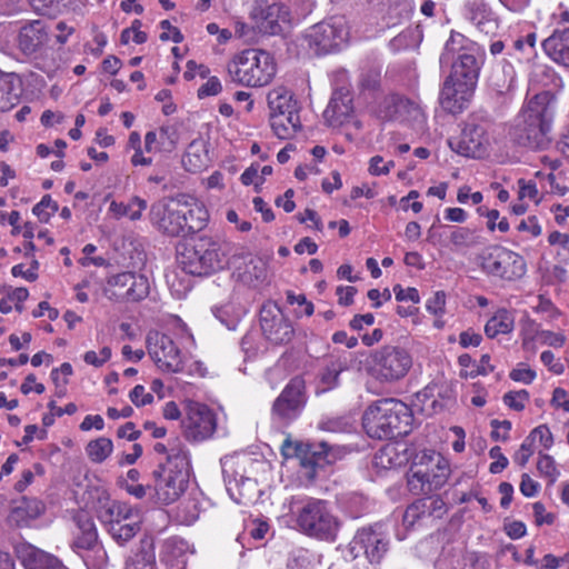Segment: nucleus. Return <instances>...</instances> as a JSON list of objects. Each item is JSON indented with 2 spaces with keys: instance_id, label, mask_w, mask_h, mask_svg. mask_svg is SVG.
Here are the masks:
<instances>
[{
  "instance_id": "obj_1",
  "label": "nucleus",
  "mask_w": 569,
  "mask_h": 569,
  "mask_svg": "<svg viewBox=\"0 0 569 569\" xmlns=\"http://www.w3.org/2000/svg\"><path fill=\"white\" fill-rule=\"evenodd\" d=\"M482 50L473 41L452 31L439 58L440 67L451 66L440 91L441 107L451 112H461L476 89L482 66Z\"/></svg>"
},
{
  "instance_id": "obj_2",
  "label": "nucleus",
  "mask_w": 569,
  "mask_h": 569,
  "mask_svg": "<svg viewBox=\"0 0 569 569\" xmlns=\"http://www.w3.org/2000/svg\"><path fill=\"white\" fill-rule=\"evenodd\" d=\"M190 461L188 451L181 446L170 448L164 462H159L151 473L149 490L158 505L177 501L189 483Z\"/></svg>"
},
{
  "instance_id": "obj_3",
  "label": "nucleus",
  "mask_w": 569,
  "mask_h": 569,
  "mask_svg": "<svg viewBox=\"0 0 569 569\" xmlns=\"http://www.w3.org/2000/svg\"><path fill=\"white\" fill-rule=\"evenodd\" d=\"M551 96L548 91L535 94L516 119L513 140L530 149H543L550 141L552 119Z\"/></svg>"
},
{
  "instance_id": "obj_4",
  "label": "nucleus",
  "mask_w": 569,
  "mask_h": 569,
  "mask_svg": "<svg viewBox=\"0 0 569 569\" xmlns=\"http://www.w3.org/2000/svg\"><path fill=\"white\" fill-rule=\"evenodd\" d=\"M231 243L219 236H199L180 252L178 261L192 276L206 277L230 266Z\"/></svg>"
},
{
  "instance_id": "obj_5",
  "label": "nucleus",
  "mask_w": 569,
  "mask_h": 569,
  "mask_svg": "<svg viewBox=\"0 0 569 569\" xmlns=\"http://www.w3.org/2000/svg\"><path fill=\"white\" fill-rule=\"evenodd\" d=\"M412 419L406 403L390 398L369 406L362 416V425L369 437L388 439L408 435Z\"/></svg>"
},
{
  "instance_id": "obj_6",
  "label": "nucleus",
  "mask_w": 569,
  "mask_h": 569,
  "mask_svg": "<svg viewBox=\"0 0 569 569\" xmlns=\"http://www.w3.org/2000/svg\"><path fill=\"white\" fill-rule=\"evenodd\" d=\"M232 82L251 88L269 84L276 76L273 57L261 49L250 48L237 53L227 66Z\"/></svg>"
},
{
  "instance_id": "obj_7",
  "label": "nucleus",
  "mask_w": 569,
  "mask_h": 569,
  "mask_svg": "<svg viewBox=\"0 0 569 569\" xmlns=\"http://www.w3.org/2000/svg\"><path fill=\"white\" fill-rule=\"evenodd\" d=\"M292 512L296 516V525L302 533L319 540L335 541L339 521L332 515L327 501L308 498L301 501Z\"/></svg>"
},
{
  "instance_id": "obj_8",
  "label": "nucleus",
  "mask_w": 569,
  "mask_h": 569,
  "mask_svg": "<svg viewBox=\"0 0 569 569\" xmlns=\"http://www.w3.org/2000/svg\"><path fill=\"white\" fill-rule=\"evenodd\" d=\"M368 373L380 383L402 380L412 367L410 352L399 346L386 345L371 352Z\"/></svg>"
},
{
  "instance_id": "obj_9",
  "label": "nucleus",
  "mask_w": 569,
  "mask_h": 569,
  "mask_svg": "<svg viewBox=\"0 0 569 569\" xmlns=\"http://www.w3.org/2000/svg\"><path fill=\"white\" fill-rule=\"evenodd\" d=\"M481 268L490 276L507 281L520 279L526 273L525 259L503 247H489L481 256Z\"/></svg>"
},
{
  "instance_id": "obj_10",
  "label": "nucleus",
  "mask_w": 569,
  "mask_h": 569,
  "mask_svg": "<svg viewBox=\"0 0 569 569\" xmlns=\"http://www.w3.org/2000/svg\"><path fill=\"white\" fill-rule=\"evenodd\" d=\"M390 540L381 526H369L359 529L348 545L353 559L365 557L371 565H379L389 550Z\"/></svg>"
},
{
  "instance_id": "obj_11",
  "label": "nucleus",
  "mask_w": 569,
  "mask_h": 569,
  "mask_svg": "<svg viewBox=\"0 0 569 569\" xmlns=\"http://www.w3.org/2000/svg\"><path fill=\"white\" fill-rule=\"evenodd\" d=\"M182 433L188 441L210 439L217 430V415L204 403L188 401L181 421Z\"/></svg>"
},
{
  "instance_id": "obj_12",
  "label": "nucleus",
  "mask_w": 569,
  "mask_h": 569,
  "mask_svg": "<svg viewBox=\"0 0 569 569\" xmlns=\"http://www.w3.org/2000/svg\"><path fill=\"white\" fill-rule=\"evenodd\" d=\"M150 291L149 279L144 274L121 272L108 278L104 293L116 301H140Z\"/></svg>"
},
{
  "instance_id": "obj_13",
  "label": "nucleus",
  "mask_w": 569,
  "mask_h": 569,
  "mask_svg": "<svg viewBox=\"0 0 569 569\" xmlns=\"http://www.w3.org/2000/svg\"><path fill=\"white\" fill-rule=\"evenodd\" d=\"M349 36V30L342 17H331L309 29L310 44L319 52L328 53L338 49Z\"/></svg>"
},
{
  "instance_id": "obj_14",
  "label": "nucleus",
  "mask_w": 569,
  "mask_h": 569,
  "mask_svg": "<svg viewBox=\"0 0 569 569\" xmlns=\"http://www.w3.org/2000/svg\"><path fill=\"white\" fill-rule=\"evenodd\" d=\"M181 200L161 199L150 207L149 218L151 224L168 237H183Z\"/></svg>"
},
{
  "instance_id": "obj_15",
  "label": "nucleus",
  "mask_w": 569,
  "mask_h": 569,
  "mask_svg": "<svg viewBox=\"0 0 569 569\" xmlns=\"http://www.w3.org/2000/svg\"><path fill=\"white\" fill-rule=\"evenodd\" d=\"M305 403V381L300 377H295L274 400L272 417L281 422L292 421L300 415Z\"/></svg>"
},
{
  "instance_id": "obj_16",
  "label": "nucleus",
  "mask_w": 569,
  "mask_h": 569,
  "mask_svg": "<svg viewBox=\"0 0 569 569\" xmlns=\"http://www.w3.org/2000/svg\"><path fill=\"white\" fill-rule=\"evenodd\" d=\"M148 352L157 367L166 372H180L183 369L182 356L173 340L163 333L149 335Z\"/></svg>"
},
{
  "instance_id": "obj_17",
  "label": "nucleus",
  "mask_w": 569,
  "mask_h": 569,
  "mask_svg": "<svg viewBox=\"0 0 569 569\" xmlns=\"http://www.w3.org/2000/svg\"><path fill=\"white\" fill-rule=\"evenodd\" d=\"M260 326L266 339L273 345H287L295 336L291 322L274 303H268L261 308Z\"/></svg>"
},
{
  "instance_id": "obj_18",
  "label": "nucleus",
  "mask_w": 569,
  "mask_h": 569,
  "mask_svg": "<svg viewBox=\"0 0 569 569\" xmlns=\"http://www.w3.org/2000/svg\"><path fill=\"white\" fill-rule=\"evenodd\" d=\"M355 360V355L347 351H333L326 356L317 373V393L336 389L340 383V375L348 371Z\"/></svg>"
},
{
  "instance_id": "obj_19",
  "label": "nucleus",
  "mask_w": 569,
  "mask_h": 569,
  "mask_svg": "<svg viewBox=\"0 0 569 569\" xmlns=\"http://www.w3.org/2000/svg\"><path fill=\"white\" fill-rule=\"evenodd\" d=\"M448 144L452 151L463 157L481 158L488 144L486 128L482 124L468 122L459 137L450 138Z\"/></svg>"
},
{
  "instance_id": "obj_20",
  "label": "nucleus",
  "mask_w": 569,
  "mask_h": 569,
  "mask_svg": "<svg viewBox=\"0 0 569 569\" xmlns=\"http://www.w3.org/2000/svg\"><path fill=\"white\" fill-rule=\"evenodd\" d=\"M423 456H415L410 469L407 473V486L413 495H428L432 491L440 489L445 485V476L432 475L428 478L427 469L421 465Z\"/></svg>"
},
{
  "instance_id": "obj_21",
  "label": "nucleus",
  "mask_w": 569,
  "mask_h": 569,
  "mask_svg": "<svg viewBox=\"0 0 569 569\" xmlns=\"http://www.w3.org/2000/svg\"><path fill=\"white\" fill-rule=\"evenodd\" d=\"M44 510L46 506L40 499L23 496L12 502L8 522L17 528L29 527Z\"/></svg>"
},
{
  "instance_id": "obj_22",
  "label": "nucleus",
  "mask_w": 569,
  "mask_h": 569,
  "mask_svg": "<svg viewBox=\"0 0 569 569\" xmlns=\"http://www.w3.org/2000/svg\"><path fill=\"white\" fill-rule=\"evenodd\" d=\"M14 552L24 569H69L57 557L26 542L18 543Z\"/></svg>"
},
{
  "instance_id": "obj_23",
  "label": "nucleus",
  "mask_w": 569,
  "mask_h": 569,
  "mask_svg": "<svg viewBox=\"0 0 569 569\" xmlns=\"http://www.w3.org/2000/svg\"><path fill=\"white\" fill-rule=\"evenodd\" d=\"M352 112V96L347 88L341 87L333 91L323 111V119L331 127H340L351 117Z\"/></svg>"
},
{
  "instance_id": "obj_24",
  "label": "nucleus",
  "mask_w": 569,
  "mask_h": 569,
  "mask_svg": "<svg viewBox=\"0 0 569 569\" xmlns=\"http://www.w3.org/2000/svg\"><path fill=\"white\" fill-rule=\"evenodd\" d=\"M181 213H183V237L204 229L209 220V212L204 204L193 198L181 201Z\"/></svg>"
},
{
  "instance_id": "obj_25",
  "label": "nucleus",
  "mask_w": 569,
  "mask_h": 569,
  "mask_svg": "<svg viewBox=\"0 0 569 569\" xmlns=\"http://www.w3.org/2000/svg\"><path fill=\"white\" fill-rule=\"evenodd\" d=\"M542 48L552 61L569 69V27L556 29L542 41Z\"/></svg>"
},
{
  "instance_id": "obj_26",
  "label": "nucleus",
  "mask_w": 569,
  "mask_h": 569,
  "mask_svg": "<svg viewBox=\"0 0 569 569\" xmlns=\"http://www.w3.org/2000/svg\"><path fill=\"white\" fill-rule=\"evenodd\" d=\"M21 78L14 72L0 70V111L6 112L14 108L22 96Z\"/></svg>"
},
{
  "instance_id": "obj_27",
  "label": "nucleus",
  "mask_w": 569,
  "mask_h": 569,
  "mask_svg": "<svg viewBox=\"0 0 569 569\" xmlns=\"http://www.w3.org/2000/svg\"><path fill=\"white\" fill-rule=\"evenodd\" d=\"M270 117L273 114H288L289 122H297V101L293 93L286 87H277L267 96Z\"/></svg>"
},
{
  "instance_id": "obj_28",
  "label": "nucleus",
  "mask_w": 569,
  "mask_h": 569,
  "mask_svg": "<svg viewBox=\"0 0 569 569\" xmlns=\"http://www.w3.org/2000/svg\"><path fill=\"white\" fill-rule=\"evenodd\" d=\"M47 41V33L40 21L21 28L18 36V47L26 56H32L38 52Z\"/></svg>"
},
{
  "instance_id": "obj_29",
  "label": "nucleus",
  "mask_w": 569,
  "mask_h": 569,
  "mask_svg": "<svg viewBox=\"0 0 569 569\" xmlns=\"http://www.w3.org/2000/svg\"><path fill=\"white\" fill-rule=\"evenodd\" d=\"M99 517L101 521L107 525V529L116 521H119V523H124L130 520L133 521L140 519V515L137 509L121 501H111L107 503L100 511Z\"/></svg>"
},
{
  "instance_id": "obj_30",
  "label": "nucleus",
  "mask_w": 569,
  "mask_h": 569,
  "mask_svg": "<svg viewBox=\"0 0 569 569\" xmlns=\"http://www.w3.org/2000/svg\"><path fill=\"white\" fill-rule=\"evenodd\" d=\"M417 398L419 400H429L432 398L430 407L435 412H438L455 402V391L449 386L438 387L437 385H432L426 387L421 392H419Z\"/></svg>"
},
{
  "instance_id": "obj_31",
  "label": "nucleus",
  "mask_w": 569,
  "mask_h": 569,
  "mask_svg": "<svg viewBox=\"0 0 569 569\" xmlns=\"http://www.w3.org/2000/svg\"><path fill=\"white\" fill-rule=\"evenodd\" d=\"M333 448L322 441L318 445H308L305 456L301 458L303 467L323 468L326 465L332 463L335 456Z\"/></svg>"
},
{
  "instance_id": "obj_32",
  "label": "nucleus",
  "mask_w": 569,
  "mask_h": 569,
  "mask_svg": "<svg viewBox=\"0 0 569 569\" xmlns=\"http://www.w3.org/2000/svg\"><path fill=\"white\" fill-rule=\"evenodd\" d=\"M147 209V201L138 196L132 197L128 203L112 201L109 210L116 218L128 217L130 220H139Z\"/></svg>"
},
{
  "instance_id": "obj_33",
  "label": "nucleus",
  "mask_w": 569,
  "mask_h": 569,
  "mask_svg": "<svg viewBox=\"0 0 569 569\" xmlns=\"http://www.w3.org/2000/svg\"><path fill=\"white\" fill-rule=\"evenodd\" d=\"M513 322L512 315L506 309H501L487 321L485 332L491 339L500 333H509L513 329Z\"/></svg>"
},
{
  "instance_id": "obj_34",
  "label": "nucleus",
  "mask_w": 569,
  "mask_h": 569,
  "mask_svg": "<svg viewBox=\"0 0 569 569\" xmlns=\"http://www.w3.org/2000/svg\"><path fill=\"white\" fill-rule=\"evenodd\" d=\"M416 456L425 457V459H421V465L425 467V469H427L429 479L432 475H440L442 472L445 476V483L447 482L450 475V469L447 460L440 453L423 450L416 453Z\"/></svg>"
},
{
  "instance_id": "obj_35",
  "label": "nucleus",
  "mask_w": 569,
  "mask_h": 569,
  "mask_svg": "<svg viewBox=\"0 0 569 569\" xmlns=\"http://www.w3.org/2000/svg\"><path fill=\"white\" fill-rule=\"evenodd\" d=\"M140 519L133 521L130 520L124 523L116 521L109 526L108 532L118 545L123 546L130 541L140 531Z\"/></svg>"
},
{
  "instance_id": "obj_36",
  "label": "nucleus",
  "mask_w": 569,
  "mask_h": 569,
  "mask_svg": "<svg viewBox=\"0 0 569 569\" xmlns=\"http://www.w3.org/2000/svg\"><path fill=\"white\" fill-rule=\"evenodd\" d=\"M262 19L268 23L272 33L277 32L280 22H289L290 12L282 3H272L261 11Z\"/></svg>"
},
{
  "instance_id": "obj_37",
  "label": "nucleus",
  "mask_w": 569,
  "mask_h": 569,
  "mask_svg": "<svg viewBox=\"0 0 569 569\" xmlns=\"http://www.w3.org/2000/svg\"><path fill=\"white\" fill-rule=\"evenodd\" d=\"M270 124L274 134L280 139H288L300 129V117L297 112V122H289L288 114H273L270 117Z\"/></svg>"
},
{
  "instance_id": "obj_38",
  "label": "nucleus",
  "mask_w": 569,
  "mask_h": 569,
  "mask_svg": "<svg viewBox=\"0 0 569 569\" xmlns=\"http://www.w3.org/2000/svg\"><path fill=\"white\" fill-rule=\"evenodd\" d=\"M112 449V441L109 438L100 437L87 445L86 452L91 461L101 463L111 455Z\"/></svg>"
},
{
  "instance_id": "obj_39",
  "label": "nucleus",
  "mask_w": 569,
  "mask_h": 569,
  "mask_svg": "<svg viewBox=\"0 0 569 569\" xmlns=\"http://www.w3.org/2000/svg\"><path fill=\"white\" fill-rule=\"evenodd\" d=\"M412 11V0H389L388 17L391 24H398L409 19Z\"/></svg>"
},
{
  "instance_id": "obj_40",
  "label": "nucleus",
  "mask_w": 569,
  "mask_h": 569,
  "mask_svg": "<svg viewBox=\"0 0 569 569\" xmlns=\"http://www.w3.org/2000/svg\"><path fill=\"white\" fill-rule=\"evenodd\" d=\"M452 249L456 251L468 249L476 244L473 232L469 228L453 227L449 236Z\"/></svg>"
},
{
  "instance_id": "obj_41",
  "label": "nucleus",
  "mask_w": 569,
  "mask_h": 569,
  "mask_svg": "<svg viewBox=\"0 0 569 569\" xmlns=\"http://www.w3.org/2000/svg\"><path fill=\"white\" fill-rule=\"evenodd\" d=\"M80 557L88 569H104L108 562L107 551L101 543L86 552H81Z\"/></svg>"
},
{
  "instance_id": "obj_42",
  "label": "nucleus",
  "mask_w": 569,
  "mask_h": 569,
  "mask_svg": "<svg viewBox=\"0 0 569 569\" xmlns=\"http://www.w3.org/2000/svg\"><path fill=\"white\" fill-rule=\"evenodd\" d=\"M470 20L481 32L488 33L496 28V21L489 17L482 4H473L470 8Z\"/></svg>"
},
{
  "instance_id": "obj_43",
  "label": "nucleus",
  "mask_w": 569,
  "mask_h": 569,
  "mask_svg": "<svg viewBox=\"0 0 569 569\" xmlns=\"http://www.w3.org/2000/svg\"><path fill=\"white\" fill-rule=\"evenodd\" d=\"M58 209V203L52 200L50 194H46L42 197L41 201L33 207L32 212L41 222H48L50 217L54 214Z\"/></svg>"
},
{
  "instance_id": "obj_44",
  "label": "nucleus",
  "mask_w": 569,
  "mask_h": 569,
  "mask_svg": "<svg viewBox=\"0 0 569 569\" xmlns=\"http://www.w3.org/2000/svg\"><path fill=\"white\" fill-rule=\"evenodd\" d=\"M126 569H156V559L152 551L142 550L131 557Z\"/></svg>"
},
{
  "instance_id": "obj_45",
  "label": "nucleus",
  "mask_w": 569,
  "mask_h": 569,
  "mask_svg": "<svg viewBox=\"0 0 569 569\" xmlns=\"http://www.w3.org/2000/svg\"><path fill=\"white\" fill-rule=\"evenodd\" d=\"M537 469L542 476L549 478L551 482H555L559 476L556 462L549 455H540L537 462Z\"/></svg>"
},
{
  "instance_id": "obj_46",
  "label": "nucleus",
  "mask_w": 569,
  "mask_h": 569,
  "mask_svg": "<svg viewBox=\"0 0 569 569\" xmlns=\"http://www.w3.org/2000/svg\"><path fill=\"white\" fill-rule=\"evenodd\" d=\"M385 104L388 109L393 108V112H389L387 117L389 118H396L402 110L407 109L408 107H412L416 110L418 109L417 106L411 102L409 99H406L398 94L389 96L385 99Z\"/></svg>"
},
{
  "instance_id": "obj_47",
  "label": "nucleus",
  "mask_w": 569,
  "mask_h": 569,
  "mask_svg": "<svg viewBox=\"0 0 569 569\" xmlns=\"http://www.w3.org/2000/svg\"><path fill=\"white\" fill-rule=\"evenodd\" d=\"M100 545L98 541V533L89 532V533H79L74 539L72 547L80 555L81 552H86L96 546Z\"/></svg>"
},
{
  "instance_id": "obj_48",
  "label": "nucleus",
  "mask_w": 569,
  "mask_h": 569,
  "mask_svg": "<svg viewBox=\"0 0 569 569\" xmlns=\"http://www.w3.org/2000/svg\"><path fill=\"white\" fill-rule=\"evenodd\" d=\"M529 400L527 390L509 391L503 396V402L509 408L521 411L525 409V402Z\"/></svg>"
},
{
  "instance_id": "obj_49",
  "label": "nucleus",
  "mask_w": 569,
  "mask_h": 569,
  "mask_svg": "<svg viewBox=\"0 0 569 569\" xmlns=\"http://www.w3.org/2000/svg\"><path fill=\"white\" fill-rule=\"evenodd\" d=\"M319 428L330 432H345L350 428V423L343 417H333L320 421Z\"/></svg>"
},
{
  "instance_id": "obj_50",
  "label": "nucleus",
  "mask_w": 569,
  "mask_h": 569,
  "mask_svg": "<svg viewBox=\"0 0 569 569\" xmlns=\"http://www.w3.org/2000/svg\"><path fill=\"white\" fill-rule=\"evenodd\" d=\"M538 338L542 345L553 348H561L566 342V336L563 333L550 330H540Z\"/></svg>"
},
{
  "instance_id": "obj_51",
  "label": "nucleus",
  "mask_w": 569,
  "mask_h": 569,
  "mask_svg": "<svg viewBox=\"0 0 569 569\" xmlns=\"http://www.w3.org/2000/svg\"><path fill=\"white\" fill-rule=\"evenodd\" d=\"M393 167L395 162L392 160L385 162L381 156H375L370 159L368 170L372 176H382L388 174Z\"/></svg>"
},
{
  "instance_id": "obj_52",
  "label": "nucleus",
  "mask_w": 569,
  "mask_h": 569,
  "mask_svg": "<svg viewBox=\"0 0 569 569\" xmlns=\"http://www.w3.org/2000/svg\"><path fill=\"white\" fill-rule=\"evenodd\" d=\"M527 438H529L531 442H533L535 439L538 438L540 443L546 449H549L553 443L552 433L546 425H540L537 428H535Z\"/></svg>"
},
{
  "instance_id": "obj_53",
  "label": "nucleus",
  "mask_w": 569,
  "mask_h": 569,
  "mask_svg": "<svg viewBox=\"0 0 569 569\" xmlns=\"http://www.w3.org/2000/svg\"><path fill=\"white\" fill-rule=\"evenodd\" d=\"M420 508H422L419 505V499L413 501L411 505H409L403 513V525L407 528L413 527L418 521L423 520V517L420 512Z\"/></svg>"
},
{
  "instance_id": "obj_54",
  "label": "nucleus",
  "mask_w": 569,
  "mask_h": 569,
  "mask_svg": "<svg viewBox=\"0 0 569 569\" xmlns=\"http://www.w3.org/2000/svg\"><path fill=\"white\" fill-rule=\"evenodd\" d=\"M489 456L495 459L489 467L491 473H500L508 466V459L502 455L499 446L492 447L489 450Z\"/></svg>"
},
{
  "instance_id": "obj_55",
  "label": "nucleus",
  "mask_w": 569,
  "mask_h": 569,
  "mask_svg": "<svg viewBox=\"0 0 569 569\" xmlns=\"http://www.w3.org/2000/svg\"><path fill=\"white\" fill-rule=\"evenodd\" d=\"M32 8L41 14H52L59 10L63 0H29Z\"/></svg>"
},
{
  "instance_id": "obj_56",
  "label": "nucleus",
  "mask_w": 569,
  "mask_h": 569,
  "mask_svg": "<svg viewBox=\"0 0 569 569\" xmlns=\"http://www.w3.org/2000/svg\"><path fill=\"white\" fill-rule=\"evenodd\" d=\"M73 520L79 529V533L96 532V526L92 518L84 511L74 515Z\"/></svg>"
},
{
  "instance_id": "obj_57",
  "label": "nucleus",
  "mask_w": 569,
  "mask_h": 569,
  "mask_svg": "<svg viewBox=\"0 0 569 569\" xmlns=\"http://www.w3.org/2000/svg\"><path fill=\"white\" fill-rule=\"evenodd\" d=\"M130 400L137 406V407H141V406H146V405H149L153 401V396L149 392H146L144 390V387L141 386V385H138L136 386L131 391H130Z\"/></svg>"
},
{
  "instance_id": "obj_58",
  "label": "nucleus",
  "mask_w": 569,
  "mask_h": 569,
  "mask_svg": "<svg viewBox=\"0 0 569 569\" xmlns=\"http://www.w3.org/2000/svg\"><path fill=\"white\" fill-rule=\"evenodd\" d=\"M446 306V293L443 291H437L432 298L427 301V310L435 316L442 315Z\"/></svg>"
},
{
  "instance_id": "obj_59",
  "label": "nucleus",
  "mask_w": 569,
  "mask_h": 569,
  "mask_svg": "<svg viewBox=\"0 0 569 569\" xmlns=\"http://www.w3.org/2000/svg\"><path fill=\"white\" fill-rule=\"evenodd\" d=\"M222 90L220 80L217 77H210L208 81L202 84L198 90V97L200 99L217 96Z\"/></svg>"
},
{
  "instance_id": "obj_60",
  "label": "nucleus",
  "mask_w": 569,
  "mask_h": 569,
  "mask_svg": "<svg viewBox=\"0 0 569 569\" xmlns=\"http://www.w3.org/2000/svg\"><path fill=\"white\" fill-rule=\"evenodd\" d=\"M393 292L398 301L409 300L413 303H418L420 301V296L416 288L409 287L403 289L400 284H396L393 287Z\"/></svg>"
},
{
  "instance_id": "obj_61",
  "label": "nucleus",
  "mask_w": 569,
  "mask_h": 569,
  "mask_svg": "<svg viewBox=\"0 0 569 569\" xmlns=\"http://www.w3.org/2000/svg\"><path fill=\"white\" fill-rule=\"evenodd\" d=\"M491 427L493 428L491 432V437L495 440H507L508 439V431L511 429V422L509 420H492Z\"/></svg>"
},
{
  "instance_id": "obj_62",
  "label": "nucleus",
  "mask_w": 569,
  "mask_h": 569,
  "mask_svg": "<svg viewBox=\"0 0 569 569\" xmlns=\"http://www.w3.org/2000/svg\"><path fill=\"white\" fill-rule=\"evenodd\" d=\"M310 563L311 561L307 551L298 550L292 553L291 558L289 559L288 567L290 569H309Z\"/></svg>"
},
{
  "instance_id": "obj_63",
  "label": "nucleus",
  "mask_w": 569,
  "mask_h": 569,
  "mask_svg": "<svg viewBox=\"0 0 569 569\" xmlns=\"http://www.w3.org/2000/svg\"><path fill=\"white\" fill-rule=\"evenodd\" d=\"M258 172H259V166L251 164L241 174V177H240L241 182L244 186H250V184L254 183L256 188H258V184L263 183V177L262 176L259 177Z\"/></svg>"
},
{
  "instance_id": "obj_64",
  "label": "nucleus",
  "mask_w": 569,
  "mask_h": 569,
  "mask_svg": "<svg viewBox=\"0 0 569 569\" xmlns=\"http://www.w3.org/2000/svg\"><path fill=\"white\" fill-rule=\"evenodd\" d=\"M533 450H532V442L527 438L520 446L519 450L516 452L513 459L515 462H517L520 467H525L531 457Z\"/></svg>"
}]
</instances>
